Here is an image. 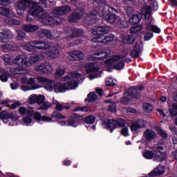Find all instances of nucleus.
I'll use <instances>...</instances> for the list:
<instances>
[{
  "label": "nucleus",
  "mask_w": 177,
  "mask_h": 177,
  "mask_svg": "<svg viewBox=\"0 0 177 177\" xmlns=\"http://www.w3.org/2000/svg\"><path fill=\"white\" fill-rule=\"evenodd\" d=\"M158 133L163 140H166L168 138L167 133L165 132V131L162 130V129H160L158 131Z\"/></svg>",
  "instance_id": "09e8293b"
},
{
  "label": "nucleus",
  "mask_w": 177,
  "mask_h": 177,
  "mask_svg": "<svg viewBox=\"0 0 177 177\" xmlns=\"http://www.w3.org/2000/svg\"><path fill=\"white\" fill-rule=\"evenodd\" d=\"M169 115L171 117L177 116V104H172V108L169 111Z\"/></svg>",
  "instance_id": "ea45409f"
},
{
  "label": "nucleus",
  "mask_w": 177,
  "mask_h": 177,
  "mask_svg": "<svg viewBox=\"0 0 177 177\" xmlns=\"http://www.w3.org/2000/svg\"><path fill=\"white\" fill-rule=\"evenodd\" d=\"M37 72L42 75H50L53 72V67L48 62H45L35 68Z\"/></svg>",
  "instance_id": "6e6552de"
},
{
  "label": "nucleus",
  "mask_w": 177,
  "mask_h": 177,
  "mask_svg": "<svg viewBox=\"0 0 177 177\" xmlns=\"http://www.w3.org/2000/svg\"><path fill=\"white\" fill-rule=\"evenodd\" d=\"M94 54L100 56L97 58L98 60H104V59H107V57L110 55V54L107 53L106 50L95 52Z\"/></svg>",
  "instance_id": "7c9ffc66"
},
{
  "label": "nucleus",
  "mask_w": 177,
  "mask_h": 177,
  "mask_svg": "<svg viewBox=\"0 0 177 177\" xmlns=\"http://www.w3.org/2000/svg\"><path fill=\"white\" fill-rule=\"evenodd\" d=\"M84 14L79 10H73L68 16V21L70 23H77L83 17Z\"/></svg>",
  "instance_id": "f8f14e48"
},
{
  "label": "nucleus",
  "mask_w": 177,
  "mask_h": 177,
  "mask_svg": "<svg viewBox=\"0 0 177 177\" xmlns=\"http://www.w3.org/2000/svg\"><path fill=\"white\" fill-rule=\"evenodd\" d=\"M35 46V50H46L50 47V44L47 41L35 40L31 42Z\"/></svg>",
  "instance_id": "4468645a"
},
{
  "label": "nucleus",
  "mask_w": 177,
  "mask_h": 177,
  "mask_svg": "<svg viewBox=\"0 0 177 177\" xmlns=\"http://www.w3.org/2000/svg\"><path fill=\"white\" fill-rule=\"evenodd\" d=\"M118 10L109 6H102L99 7L98 11L92 10L89 12L91 17H96L98 15L101 14L104 19L109 23L113 24L117 20Z\"/></svg>",
  "instance_id": "f03ea898"
},
{
  "label": "nucleus",
  "mask_w": 177,
  "mask_h": 177,
  "mask_svg": "<svg viewBox=\"0 0 177 177\" xmlns=\"http://www.w3.org/2000/svg\"><path fill=\"white\" fill-rule=\"evenodd\" d=\"M152 37H153V33L149 31L147 32L144 35V41H149Z\"/></svg>",
  "instance_id": "603ef678"
},
{
  "label": "nucleus",
  "mask_w": 177,
  "mask_h": 177,
  "mask_svg": "<svg viewBox=\"0 0 177 177\" xmlns=\"http://www.w3.org/2000/svg\"><path fill=\"white\" fill-rule=\"evenodd\" d=\"M38 37L40 38L51 39L53 37L52 33L48 30L41 29L37 32Z\"/></svg>",
  "instance_id": "5701e85b"
},
{
  "label": "nucleus",
  "mask_w": 177,
  "mask_h": 177,
  "mask_svg": "<svg viewBox=\"0 0 177 177\" xmlns=\"http://www.w3.org/2000/svg\"><path fill=\"white\" fill-rule=\"evenodd\" d=\"M33 117L37 122H39L42 118L41 115L39 112L34 113Z\"/></svg>",
  "instance_id": "4d7b16f0"
},
{
  "label": "nucleus",
  "mask_w": 177,
  "mask_h": 177,
  "mask_svg": "<svg viewBox=\"0 0 177 177\" xmlns=\"http://www.w3.org/2000/svg\"><path fill=\"white\" fill-rule=\"evenodd\" d=\"M53 81L50 80V82L46 83V84L45 86V88L47 91H50V92L53 91V90L54 89V85H53Z\"/></svg>",
  "instance_id": "8fccbe9b"
},
{
  "label": "nucleus",
  "mask_w": 177,
  "mask_h": 177,
  "mask_svg": "<svg viewBox=\"0 0 177 177\" xmlns=\"http://www.w3.org/2000/svg\"><path fill=\"white\" fill-rule=\"evenodd\" d=\"M114 81L115 82V80L112 79V78H109V79L106 80V86H110V87L115 86V83L114 82Z\"/></svg>",
  "instance_id": "5fc2aeb1"
},
{
  "label": "nucleus",
  "mask_w": 177,
  "mask_h": 177,
  "mask_svg": "<svg viewBox=\"0 0 177 177\" xmlns=\"http://www.w3.org/2000/svg\"><path fill=\"white\" fill-rule=\"evenodd\" d=\"M109 28L106 26H97L93 30V35L97 36L95 38L92 39L91 41L107 43L113 40L115 36L113 34L107 35Z\"/></svg>",
  "instance_id": "7ed1b4c3"
},
{
  "label": "nucleus",
  "mask_w": 177,
  "mask_h": 177,
  "mask_svg": "<svg viewBox=\"0 0 177 177\" xmlns=\"http://www.w3.org/2000/svg\"><path fill=\"white\" fill-rule=\"evenodd\" d=\"M165 171L158 167L154 168L153 171H151L148 174L147 177H156L163 175Z\"/></svg>",
  "instance_id": "a878e982"
},
{
  "label": "nucleus",
  "mask_w": 177,
  "mask_h": 177,
  "mask_svg": "<svg viewBox=\"0 0 177 177\" xmlns=\"http://www.w3.org/2000/svg\"><path fill=\"white\" fill-rule=\"evenodd\" d=\"M10 4V0H0V6L3 7L8 6Z\"/></svg>",
  "instance_id": "0e129e2a"
},
{
  "label": "nucleus",
  "mask_w": 177,
  "mask_h": 177,
  "mask_svg": "<svg viewBox=\"0 0 177 177\" xmlns=\"http://www.w3.org/2000/svg\"><path fill=\"white\" fill-rule=\"evenodd\" d=\"M84 30L82 28H74L71 30V37H78L82 36L84 34Z\"/></svg>",
  "instance_id": "2f4dec72"
},
{
  "label": "nucleus",
  "mask_w": 177,
  "mask_h": 177,
  "mask_svg": "<svg viewBox=\"0 0 177 177\" xmlns=\"http://www.w3.org/2000/svg\"><path fill=\"white\" fill-rule=\"evenodd\" d=\"M145 29L148 31H151L156 34H160L161 32V30L157 26L152 25L151 22H148L147 26H145Z\"/></svg>",
  "instance_id": "b1692460"
},
{
  "label": "nucleus",
  "mask_w": 177,
  "mask_h": 177,
  "mask_svg": "<svg viewBox=\"0 0 177 177\" xmlns=\"http://www.w3.org/2000/svg\"><path fill=\"white\" fill-rule=\"evenodd\" d=\"M8 117L9 113L6 111L0 112V120H1L3 123L7 124L8 122Z\"/></svg>",
  "instance_id": "473e14b6"
},
{
  "label": "nucleus",
  "mask_w": 177,
  "mask_h": 177,
  "mask_svg": "<svg viewBox=\"0 0 177 177\" xmlns=\"http://www.w3.org/2000/svg\"><path fill=\"white\" fill-rule=\"evenodd\" d=\"M10 119L12 121L16 122L19 120V116H16L13 113H8V120Z\"/></svg>",
  "instance_id": "13d9d810"
},
{
  "label": "nucleus",
  "mask_w": 177,
  "mask_h": 177,
  "mask_svg": "<svg viewBox=\"0 0 177 177\" xmlns=\"http://www.w3.org/2000/svg\"><path fill=\"white\" fill-rule=\"evenodd\" d=\"M24 48L26 50H28V52H35L36 49H35V45L32 44V41H30V45H25L24 46Z\"/></svg>",
  "instance_id": "c03bdc74"
},
{
  "label": "nucleus",
  "mask_w": 177,
  "mask_h": 177,
  "mask_svg": "<svg viewBox=\"0 0 177 177\" xmlns=\"http://www.w3.org/2000/svg\"><path fill=\"white\" fill-rule=\"evenodd\" d=\"M35 114V112L32 110L26 109V115L27 117H33Z\"/></svg>",
  "instance_id": "774afa93"
},
{
  "label": "nucleus",
  "mask_w": 177,
  "mask_h": 177,
  "mask_svg": "<svg viewBox=\"0 0 177 177\" xmlns=\"http://www.w3.org/2000/svg\"><path fill=\"white\" fill-rule=\"evenodd\" d=\"M105 127L110 131V133H113V130L117 127H124L127 124L125 120L120 118L118 120H108L104 122Z\"/></svg>",
  "instance_id": "423d86ee"
},
{
  "label": "nucleus",
  "mask_w": 177,
  "mask_h": 177,
  "mask_svg": "<svg viewBox=\"0 0 177 177\" xmlns=\"http://www.w3.org/2000/svg\"><path fill=\"white\" fill-rule=\"evenodd\" d=\"M34 0H19L15 3L16 10L19 15H23L26 8H28L31 5V8L29 9V12L36 17L41 19L42 14H44V8L39 6V2L33 1ZM43 3L44 0H39Z\"/></svg>",
  "instance_id": "f257e3e1"
},
{
  "label": "nucleus",
  "mask_w": 177,
  "mask_h": 177,
  "mask_svg": "<svg viewBox=\"0 0 177 177\" xmlns=\"http://www.w3.org/2000/svg\"><path fill=\"white\" fill-rule=\"evenodd\" d=\"M145 127V123L144 120H142V123L141 124L138 121L132 122L131 126V131L136 132L139 129L144 128Z\"/></svg>",
  "instance_id": "cd10ccee"
},
{
  "label": "nucleus",
  "mask_w": 177,
  "mask_h": 177,
  "mask_svg": "<svg viewBox=\"0 0 177 177\" xmlns=\"http://www.w3.org/2000/svg\"><path fill=\"white\" fill-rule=\"evenodd\" d=\"M8 24L11 26H19L20 25V21H17V19H15V18H9Z\"/></svg>",
  "instance_id": "de8ad7c7"
},
{
  "label": "nucleus",
  "mask_w": 177,
  "mask_h": 177,
  "mask_svg": "<svg viewBox=\"0 0 177 177\" xmlns=\"http://www.w3.org/2000/svg\"><path fill=\"white\" fill-rule=\"evenodd\" d=\"M67 91L65 83L57 82L54 84V91L56 93H64Z\"/></svg>",
  "instance_id": "f3484780"
},
{
  "label": "nucleus",
  "mask_w": 177,
  "mask_h": 177,
  "mask_svg": "<svg viewBox=\"0 0 177 177\" xmlns=\"http://www.w3.org/2000/svg\"><path fill=\"white\" fill-rule=\"evenodd\" d=\"M28 84L32 85V89H38L40 88V86L38 84H35V77H30L28 80Z\"/></svg>",
  "instance_id": "c9c22d12"
},
{
  "label": "nucleus",
  "mask_w": 177,
  "mask_h": 177,
  "mask_svg": "<svg viewBox=\"0 0 177 177\" xmlns=\"http://www.w3.org/2000/svg\"><path fill=\"white\" fill-rule=\"evenodd\" d=\"M86 74H91L89 78L93 80L97 78L99 75H102V71H99L98 65L96 63H86L84 66Z\"/></svg>",
  "instance_id": "0eeeda50"
},
{
  "label": "nucleus",
  "mask_w": 177,
  "mask_h": 177,
  "mask_svg": "<svg viewBox=\"0 0 177 177\" xmlns=\"http://www.w3.org/2000/svg\"><path fill=\"white\" fill-rule=\"evenodd\" d=\"M142 109H144V112L150 113L153 111V106L151 104H144L142 105Z\"/></svg>",
  "instance_id": "79ce46f5"
},
{
  "label": "nucleus",
  "mask_w": 177,
  "mask_h": 177,
  "mask_svg": "<svg viewBox=\"0 0 177 177\" xmlns=\"http://www.w3.org/2000/svg\"><path fill=\"white\" fill-rule=\"evenodd\" d=\"M125 66L124 62L121 60L118 63L114 65V69L116 71H122L124 69Z\"/></svg>",
  "instance_id": "58836bf2"
},
{
  "label": "nucleus",
  "mask_w": 177,
  "mask_h": 177,
  "mask_svg": "<svg viewBox=\"0 0 177 177\" xmlns=\"http://www.w3.org/2000/svg\"><path fill=\"white\" fill-rule=\"evenodd\" d=\"M128 131H129L128 128L124 127L122 129H121V134L124 136H129Z\"/></svg>",
  "instance_id": "338daca9"
},
{
  "label": "nucleus",
  "mask_w": 177,
  "mask_h": 177,
  "mask_svg": "<svg viewBox=\"0 0 177 177\" xmlns=\"http://www.w3.org/2000/svg\"><path fill=\"white\" fill-rule=\"evenodd\" d=\"M71 75L72 78L77 79V78H80L82 76V74L77 71H75V72H73Z\"/></svg>",
  "instance_id": "bf43d9fd"
},
{
  "label": "nucleus",
  "mask_w": 177,
  "mask_h": 177,
  "mask_svg": "<svg viewBox=\"0 0 177 177\" xmlns=\"http://www.w3.org/2000/svg\"><path fill=\"white\" fill-rule=\"evenodd\" d=\"M51 107V104L50 102H44L42 105L41 106H39V108L38 109L39 110H47L49 108Z\"/></svg>",
  "instance_id": "a18cd8bd"
},
{
  "label": "nucleus",
  "mask_w": 177,
  "mask_h": 177,
  "mask_svg": "<svg viewBox=\"0 0 177 177\" xmlns=\"http://www.w3.org/2000/svg\"><path fill=\"white\" fill-rule=\"evenodd\" d=\"M35 17H36L34 15H32V13L30 12V11H28V13L26 17V21H32Z\"/></svg>",
  "instance_id": "e2e57ef3"
},
{
  "label": "nucleus",
  "mask_w": 177,
  "mask_h": 177,
  "mask_svg": "<svg viewBox=\"0 0 177 177\" xmlns=\"http://www.w3.org/2000/svg\"><path fill=\"white\" fill-rule=\"evenodd\" d=\"M169 128L170 131H171L172 133H174V134H175V135L177 134V128H176V126L171 124V125H169Z\"/></svg>",
  "instance_id": "69168bd1"
},
{
  "label": "nucleus",
  "mask_w": 177,
  "mask_h": 177,
  "mask_svg": "<svg viewBox=\"0 0 177 177\" xmlns=\"http://www.w3.org/2000/svg\"><path fill=\"white\" fill-rule=\"evenodd\" d=\"M107 110L111 113H115L117 111L115 104H112V105H109Z\"/></svg>",
  "instance_id": "680f3d73"
},
{
  "label": "nucleus",
  "mask_w": 177,
  "mask_h": 177,
  "mask_svg": "<svg viewBox=\"0 0 177 177\" xmlns=\"http://www.w3.org/2000/svg\"><path fill=\"white\" fill-rule=\"evenodd\" d=\"M37 80L39 84H47L50 82V80L42 76L37 77Z\"/></svg>",
  "instance_id": "a19ab883"
},
{
  "label": "nucleus",
  "mask_w": 177,
  "mask_h": 177,
  "mask_svg": "<svg viewBox=\"0 0 177 177\" xmlns=\"http://www.w3.org/2000/svg\"><path fill=\"white\" fill-rule=\"evenodd\" d=\"M25 37H26V33L25 32H24L21 30L18 31L17 37L18 41H23L25 39Z\"/></svg>",
  "instance_id": "3c124183"
},
{
  "label": "nucleus",
  "mask_w": 177,
  "mask_h": 177,
  "mask_svg": "<svg viewBox=\"0 0 177 177\" xmlns=\"http://www.w3.org/2000/svg\"><path fill=\"white\" fill-rule=\"evenodd\" d=\"M56 111L52 114V117L57 120H62L66 118L65 116L62 115L59 112L62 111L64 109V105L59 104V102H57L56 104Z\"/></svg>",
  "instance_id": "2eb2a0df"
},
{
  "label": "nucleus",
  "mask_w": 177,
  "mask_h": 177,
  "mask_svg": "<svg viewBox=\"0 0 177 177\" xmlns=\"http://www.w3.org/2000/svg\"><path fill=\"white\" fill-rule=\"evenodd\" d=\"M137 37H138L137 32H136L134 30H131V35L127 36L124 39V41L127 44H131L136 41Z\"/></svg>",
  "instance_id": "aec40b11"
},
{
  "label": "nucleus",
  "mask_w": 177,
  "mask_h": 177,
  "mask_svg": "<svg viewBox=\"0 0 177 177\" xmlns=\"http://www.w3.org/2000/svg\"><path fill=\"white\" fill-rule=\"evenodd\" d=\"M32 122V119L29 117V116H27V117H25L23 118V122L26 124L28 126L31 124Z\"/></svg>",
  "instance_id": "052dcab7"
},
{
  "label": "nucleus",
  "mask_w": 177,
  "mask_h": 177,
  "mask_svg": "<svg viewBox=\"0 0 177 177\" xmlns=\"http://www.w3.org/2000/svg\"><path fill=\"white\" fill-rule=\"evenodd\" d=\"M84 123V118L76 113H72L70 118L66 121H62L61 125L77 127Z\"/></svg>",
  "instance_id": "39448f33"
},
{
  "label": "nucleus",
  "mask_w": 177,
  "mask_h": 177,
  "mask_svg": "<svg viewBox=\"0 0 177 177\" xmlns=\"http://www.w3.org/2000/svg\"><path fill=\"white\" fill-rule=\"evenodd\" d=\"M45 58L44 54L41 53H33L30 57V62L22 55H18L15 58V63L19 66L23 68L30 67L31 64L37 63L40 60H44Z\"/></svg>",
  "instance_id": "20e7f679"
},
{
  "label": "nucleus",
  "mask_w": 177,
  "mask_h": 177,
  "mask_svg": "<svg viewBox=\"0 0 177 177\" xmlns=\"http://www.w3.org/2000/svg\"><path fill=\"white\" fill-rule=\"evenodd\" d=\"M40 19H41V21L45 25H50L54 21L53 17H50V15L46 12L42 13Z\"/></svg>",
  "instance_id": "6ab92c4d"
},
{
  "label": "nucleus",
  "mask_w": 177,
  "mask_h": 177,
  "mask_svg": "<svg viewBox=\"0 0 177 177\" xmlns=\"http://www.w3.org/2000/svg\"><path fill=\"white\" fill-rule=\"evenodd\" d=\"M141 13L144 15L145 20H149L152 15V8L150 5L144 4V6L141 8Z\"/></svg>",
  "instance_id": "dca6fc26"
},
{
  "label": "nucleus",
  "mask_w": 177,
  "mask_h": 177,
  "mask_svg": "<svg viewBox=\"0 0 177 177\" xmlns=\"http://www.w3.org/2000/svg\"><path fill=\"white\" fill-rule=\"evenodd\" d=\"M64 84H65V86L66 88V91L74 90L79 85V83L76 81H74V80L68 81L66 82H64Z\"/></svg>",
  "instance_id": "c85d7f7f"
},
{
  "label": "nucleus",
  "mask_w": 177,
  "mask_h": 177,
  "mask_svg": "<svg viewBox=\"0 0 177 177\" xmlns=\"http://www.w3.org/2000/svg\"><path fill=\"white\" fill-rule=\"evenodd\" d=\"M143 156L147 160H151L155 158V153L152 151L147 150L144 152Z\"/></svg>",
  "instance_id": "f704fd0d"
},
{
  "label": "nucleus",
  "mask_w": 177,
  "mask_h": 177,
  "mask_svg": "<svg viewBox=\"0 0 177 177\" xmlns=\"http://www.w3.org/2000/svg\"><path fill=\"white\" fill-rule=\"evenodd\" d=\"M145 88L144 85L133 86L129 88L127 91L128 95L133 99H139L140 97V91Z\"/></svg>",
  "instance_id": "1a4fd4ad"
},
{
  "label": "nucleus",
  "mask_w": 177,
  "mask_h": 177,
  "mask_svg": "<svg viewBox=\"0 0 177 177\" xmlns=\"http://www.w3.org/2000/svg\"><path fill=\"white\" fill-rule=\"evenodd\" d=\"M57 53V46H53L50 52L47 54L48 59H55Z\"/></svg>",
  "instance_id": "72a5a7b5"
},
{
  "label": "nucleus",
  "mask_w": 177,
  "mask_h": 177,
  "mask_svg": "<svg viewBox=\"0 0 177 177\" xmlns=\"http://www.w3.org/2000/svg\"><path fill=\"white\" fill-rule=\"evenodd\" d=\"M39 28V26L31 24H25L22 27V29L26 32H33L37 31Z\"/></svg>",
  "instance_id": "bb28decb"
},
{
  "label": "nucleus",
  "mask_w": 177,
  "mask_h": 177,
  "mask_svg": "<svg viewBox=\"0 0 177 177\" xmlns=\"http://www.w3.org/2000/svg\"><path fill=\"white\" fill-rule=\"evenodd\" d=\"M142 50H143V41L141 39L135 44L133 46V49L130 53V55L133 59H138V57H139Z\"/></svg>",
  "instance_id": "9d476101"
},
{
  "label": "nucleus",
  "mask_w": 177,
  "mask_h": 177,
  "mask_svg": "<svg viewBox=\"0 0 177 177\" xmlns=\"http://www.w3.org/2000/svg\"><path fill=\"white\" fill-rule=\"evenodd\" d=\"M37 95H30L29 96V102L30 104H33L37 103Z\"/></svg>",
  "instance_id": "864d4df0"
},
{
  "label": "nucleus",
  "mask_w": 177,
  "mask_h": 177,
  "mask_svg": "<svg viewBox=\"0 0 177 177\" xmlns=\"http://www.w3.org/2000/svg\"><path fill=\"white\" fill-rule=\"evenodd\" d=\"M143 136L144 138H145V140H147V142H150V140L155 138L156 132L152 129H147V130L144 131Z\"/></svg>",
  "instance_id": "4be33fe9"
},
{
  "label": "nucleus",
  "mask_w": 177,
  "mask_h": 177,
  "mask_svg": "<svg viewBox=\"0 0 177 177\" xmlns=\"http://www.w3.org/2000/svg\"><path fill=\"white\" fill-rule=\"evenodd\" d=\"M83 122L84 123L92 124L95 122V117L94 115H89L85 118V119L83 118Z\"/></svg>",
  "instance_id": "e433bc0d"
},
{
  "label": "nucleus",
  "mask_w": 177,
  "mask_h": 177,
  "mask_svg": "<svg viewBox=\"0 0 177 177\" xmlns=\"http://www.w3.org/2000/svg\"><path fill=\"white\" fill-rule=\"evenodd\" d=\"M46 97L44 95L39 94L37 96V104L38 105L42 104L45 102Z\"/></svg>",
  "instance_id": "37998d69"
},
{
  "label": "nucleus",
  "mask_w": 177,
  "mask_h": 177,
  "mask_svg": "<svg viewBox=\"0 0 177 177\" xmlns=\"http://www.w3.org/2000/svg\"><path fill=\"white\" fill-rule=\"evenodd\" d=\"M106 64H109L106 67V71L111 73L112 71V69H114V65H112L111 64V60L108 59L105 61Z\"/></svg>",
  "instance_id": "6e6d98bb"
},
{
  "label": "nucleus",
  "mask_w": 177,
  "mask_h": 177,
  "mask_svg": "<svg viewBox=\"0 0 177 177\" xmlns=\"http://www.w3.org/2000/svg\"><path fill=\"white\" fill-rule=\"evenodd\" d=\"M97 100V95L94 92L91 91L88 93L87 97L85 98V103H93Z\"/></svg>",
  "instance_id": "393cba45"
},
{
  "label": "nucleus",
  "mask_w": 177,
  "mask_h": 177,
  "mask_svg": "<svg viewBox=\"0 0 177 177\" xmlns=\"http://www.w3.org/2000/svg\"><path fill=\"white\" fill-rule=\"evenodd\" d=\"M11 32L10 31H6L4 32H0V42L7 44L10 41Z\"/></svg>",
  "instance_id": "412c9836"
},
{
  "label": "nucleus",
  "mask_w": 177,
  "mask_h": 177,
  "mask_svg": "<svg viewBox=\"0 0 177 177\" xmlns=\"http://www.w3.org/2000/svg\"><path fill=\"white\" fill-rule=\"evenodd\" d=\"M142 19V15L141 12L134 13L131 18H129V22L131 25H137L140 23Z\"/></svg>",
  "instance_id": "a211bd4d"
},
{
  "label": "nucleus",
  "mask_w": 177,
  "mask_h": 177,
  "mask_svg": "<svg viewBox=\"0 0 177 177\" xmlns=\"http://www.w3.org/2000/svg\"><path fill=\"white\" fill-rule=\"evenodd\" d=\"M167 154L165 152H162L160 151H156L155 153L154 158L156 159L157 162H161L166 159Z\"/></svg>",
  "instance_id": "c756f323"
},
{
  "label": "nucleus",
  "mask_w": 177,
  "mask_h": 177,
  "mask_svg": "<svg viewBox=\"0 0 177 177\" xmlns=\"http://www.w3.org/2000/svg\"><path fill=\"white\" fill-rule=\"evenodd\" d=\"M120 103L122 105H127L130 103V98L127 95H124L120 98Z\"/></svg>",
  "instance_id": "49530a36"
},
{
  "label": "nucleus",
  "mask_w": 177,
  "mask_h": 177,
  "mask_svg": "<svg viewBox=\"0 0 177 177\" xmlns=\"http://www.w3.org/2000/svg\"><path fill=\"white\" fill-rule=\"evenodd\" d=\"M71 10H72V7L70 6L66 5V6L56 7L55 9H53V12L56 15H65L67 13L71 12Z\"/></svg>",
  "instance_id": "9b49d317"
},
{
  "label": "nucleus",
  "mask_w": 177,
  "mask_h": 177,
  "mask_svg": "<svg viewBox=\"0 0 177 177\" xmlns=\"http://www.w3.org/2000/svg\"><path fill=\"white\" fill-rule=\"evenodd\" d=\"M10 9L6 7H0V15L5 17L10 15Z\"/></svg>",
  "instance_id": "4c0bfd02"
},
{
  "label": "nucleus",
  "mask_w": 177,
  "mask_h": 177,
  "mask_svg": "<svg viewBox=\"0 0 177 177\" xmlns=\"http://www.w3.org/2000/svg\"><path fill=\"white\" fill-rule=\"evenodd\" d=\"M84 53L80 50H74L70 53L68 59L71 62H79L84 59Z\"/></svg>",
  "instance_id": "ddd939ff"
}]
</instances>
